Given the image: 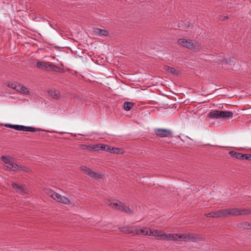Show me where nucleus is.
<instances>
[{"label": "nucleus", "mask_w": 251, "mask_h": 251, "mask_svg": "<svg viewBox=\"0 0 251 251\" xmlns=\"http://www.w3.org/2000/svg\"><path fill=\"white\" fill-rule=\"evenodd\" d=\"M163 240H167L175 242H197L199 239L198 235L190 233H166Z\"/></svg>", "instance_id": "nucleus-1"}, {"label": "nucleus", "mask_w": 251, "mask_h": 251, "mask_svg": "<svg viewBox=\"0 0 251 251\" xmlns=\"http://www.w3.org/2000/svg\"><path fill=\"white\" fill-rule=\"evenodd\" d=\"M1 159L4 162V168L5 170L12 171L27 172L28 169L24 166L19 165L14 162L13 158L9 156H2Z\"/></svg>", "instance_id": "nucleus-2"}, {"label": "nucleus", "mask_w": 251, "mask_h": 251, "mask_svg": "<svg viewBox=\"0 0 251 251\" xmlns=\"http://www.w3.org/2000/svg\"><path fill=\"white\" fill-rule=\"evenodd\" d=\"M177 43L180 46L195 51H200L201 49V45L198 42L185 38L178 40Z\"/></svg>", "instance_id": "nucleus-3"}, {"label": "nucleus", "mask_w": 251, "mask_h": 251, "mask_svg": "<svg viewBox=\"0 0 251 251\" xmlns=\"http://www.w3.org/2000/svg\"><path fill=\"white\" fill-rule=\"evenodd\" d=\"M46 193L57 202H61L65 204H69L71 202L68 198L63 196L51 190L46 189Z\"/></svg>", "instance_id": "nucleus-4"}, {"label": "nucleus", "mask_w": 251, "mask_h": 251, "mask_svg": "<svg viewBox=\"0 0 251 251\" xmlns=\"http://www.w3.org/2000/svg\"><path fill=\"white\" fill-rule=\"evenodd\" d=\"M233 116V113L227 111H218L216 110H211L208 116L210 118L220 119L224 118H230Z\"/></svg>", "instance_id": "nucleus-5"}, {"label": "nucleus", "mask_w": 251, "mask_h": 251, "mask_svg": "<svg viewBox=\"0 0 251 251\" xmlns=\"http://www.w3.org/2000/svg\"><path fill=\"white\" fill-rule=\"evenodd\" d=\"M80 168L85 174L88 175L93 179H98L102 177V175L100 172H94L90 168L84 166H81Z\"/></svg>", "instance_id": "nucleus-6"}, {"label": "nucleus", "mask_w": 251, "mask_h": 251, "mask_svg": "<svg viewBox=\"0 0 251 251\" xmlns=\"http://www.w3.org/2000/svg\"><path fill=\"white\" fill-rule=\"evenodd\" d=\"M5 126L14 129L18 131L35 132L37 130H39L38 129H36L35 127H31V126H22V125H18L7 124L5 125Z\"/></svg>", "instance_id": "nucleus-7"}, {"label": "nucleus", "mask_w": 251, "mask_h": 251, "mask_svg": "<svg viewBox=\"0 0 251 251\" xmlns=\"http://www.w3.org/2000/svg\"><path fill=\"white\" fill-rule=\"evenodd\" d=\"M106 204L110 206L112 208L118 210H125V205L121 201L117 200H108L106 201Z\"/></svg>", "instance_id": "nucleus-8"}, {"label": "nucleus", "mask_w": 251, "mask_h": 251, "mask_svg": "<svg viewBox=\"0 0 251 251\" xmlns=\"http://www.w3.org/2000/svg\"><path fill=\"white\" fill-rule=\"evenodd\" d=\"M222 210L223 216H236L242 215L241 208L226 209Z\"/></svg>", "instance_id": "nucleus-9"}, {"label": "nucleus", "mask_w": 251, "mask_h": 251, "mask_svg": "<svg viewBox=\"0 0 251 251\" xmlns=\"http://www.w3.org/2000/svg\"><path fill=\"white\" fill-rule=\"evenodd\" d=\"M9 86L21 93L25 95L29 94V92L26 87L17 82L12 83L9 85Z\"/></svg>", "instance_id": "nucleus-10"}, {"label": "nucleus", "mask_w": 251, "mask_h": 251, "mask_svg": "<svg viewBox=\"0 0 251 251\" xmlns=\"http://www.w3.org/2000/svg\"><path fill=\"white\" fill-rule=\"evenodd\" d=\"M155 134L161 138L168 137L171 136L172 131L171 130L169 129L165 128H155L154 129Z\"/></svg>", "instance_id": "nucleus-11"}, {"label": "nucleus", "mask_w": 251, "mask_h": 251, "mask_svg": "<svg viewBox=\"0 0 251 251\" xmlns=\"http://www.w3.org/2000/svg\"><path fill=\"white\" fill-rule=\"evenodd\" d=\"M165 232L154 228H150V236H154L157 240H164Z\"/></svg>", "instance_id": "nucleus-12"}, {"label": "nucleus", "mask_w": 251, "mask_h": 251, "mask_svg": "<svg viewBox=\"0 0 251 251\" xmlns=\"http://www.w3.org/2000/svg\"><path fill=\"white\" fill-rule=\"evenodd\" d=\"M12 187L16 190L17 192L21 194L22 195H24L27 193V189L26 188L24 187V185H19L15 183H13L12 184Z\"/></svg>", "instance_id": "nucleus-13"}, {"label": "nucleus", "mask_w": 251, "mask_h": 251, "mask_svg": "<svg viewBox=\"0 0 251 251\" xmlns=\"http://www.w3.org/2000/svg\"><path fill=\"white\" fill-rule=\"evenodd\" d=\"M50 62H45L39 61L37 63V67L41 69H45L47 71H49L50 68Z\"/></svg>", "instance_id": "nucleus-14"}, {"label": "nucleus", "mask_w": 251, "mask_h": 251, "mask_svg": "<svg viewBox=\"0 0 251 251\" xmlns=\"http://www.w3.org/2000/svg\"><path fill=\"white\" fill-rule=\"evenodd\" d=\"M49 94L53 99L58 100L60 97L59 91L55 89H51L48 91Z\"/></svg>", "instance_id": "nucleus-15"}, {"label": "nucleus", "mask_w": 251, "mask_h": 251, "mask_svg": "<svg viewBox=\"0 0 251 251\" xmlns=\"http://www.w3.org/2000/svg\"><path fill=\"white\" fill-rule=\"evenodd\" d=\"M94 32L97 35H100L104 36L108 35V31L99 28H95L93 30Z\"/></svg>", "instance_id": "nucleus-16"}, {"label": "nucleus", "mask_w": 251, "mask_h": 251, "mask_svg": "<svg viewBox=\"0 0 251 251\" xmlns=\"http://www.w3.org/2000/svg\"><path fill=\"white\" fill-rule=\"evenodd\" d=\"M207 217L218 218L223 217L222 210H219L218 211L209 213L206 215Z\"/></svg>", "instance_id": "nucleus-17"}, {"label": "nucleus", "mask_w": 251, "mask_h": 251, "mask_svg": "<svg viewBox=\"0 0 251 251\" xmlns=\"http://www.w3.org/2000/svg\"><path fill=\"white\" fill-rule=\"evenodd\" d=\"M130 233L138 234L139 233V229L135 226L126 227V233Z\"/></svg>", "instance_id": "nucleus-18"}, {"label": "nucleus", "mask_w": 251, "mask_h": 251, "mask_svg": "<svg viewBox=\"0 0 251 251\" xmlns=\"http://www.w3.org/2000/svg\"><path fill=\"white\" fill-rule=\"evenodd\" d=\"M229 154L232 157H235L236 158L240 159H244V154H243L242 153L236 152L234 151H231L229 152Z\"/></svg>", "instance_id": "nucleus-19"}, {"label": "nucleus", "mask_w": 251, "mask_h": 251, "mask_svg": "<svg viewBox=\"0 0 251 251\" xmlns=\"http://www.w3.org/2000/svg\"><path fill=\"white\" fill-rule=\"evenodd\" d=\"M50 68L49 71H54L55 72H59V73H63L64 72L63 69L60 68L59 67H58L54 65L51 64H50Z\"/></svg>", "instance_id": "nucleus-20"}, {"label": "nucleus", "mask_w": 251, "mask_h": 251, "mask_svg": "<svg viewBox=\"0 0 251 251\" xmlns=\"http://www.w3.org/2000/svg\"><path fill=\"white\" fill-rule=\"evenodd\" d=\"M150 228L144 227L139 229V233L138 234H143L144 235H150Z\"/></svg>", "instance_id": "nucleus-21"}, {"label": "nucleus", "mask_w": 251, "mask_h": 251, "mask_svg": "<svg viewBox=\"0 0 251 251\" xmlns=\"http://www.w3.org/2000/svg\"><path fill=\"white\" fill-rule=\"evenodd\" d=\"M164 69L169 73H171L172 74H177V72L173 68L169 66H165Z\"/></svg>", "instance_id": "nucleus-22"}, {"label": "nucleus", "mask_w": 251, "mask_h": 251, "mask_svg": "<svg viewBox=\"0 0 251 251\" xmlns=\"http://www.w3.org/2000/svg\"><path fill=\"white\" fill-rule=\"evenodd\" d=\"M135 103L126 101V111H129L133 108H136Z\"/></svg>", "instance_id": "nucleus-23"}, {"label": "nucleus", "mask_w": 251, "mask_h": 251, "mask_svg": "<svg viewBox=\"0 0 251 251\" xmlns=\"http://www.w3.org/2000/svg\"><path fill=\"white\" fill-rule=\"evenodd\" d=\"M81 149L86 151H92V146L87 145H81L80 146Z\"/></svg>", "instance_id": "nucleus-24"}, {"label": "nucleus", "mask_w": 251, "mask_h": 251, "mask_svg": "<svg viewBox=\"0 0 251 251\" xmlns=\"http://www.w3.org/2000/svg\"><path fill=\"white\" fill-rule=\"evenodd\" d=\"M240 227L243 228L244 229H250L251 228V225L250 223H244L240 224Z\"/></svg>", "instance_id": "nucleus-25"}, {"label": "nucleus", "mask_w": 251, "mask_h": 251, "mask_svg": "<svg viewBox=\"0 0 251 251\" xmlns=\"http://www.w3.org/2000/svg\"><path fill=\"white\" fill-rule=\"evenodd\" d=\"M242 215H248L251 214V209L241 208Z\"/></svg>", "instance_id": "nucleus-26"}, {"label": "nucleus", "mask_w": 251, "mask_h": 251, "mask_svg": "<svg viewBox=\"0 0 251 251\" xmlns=\"http://www.w3.org/2000/svg\"><path fill=\"white\" fill-rule=\"evenodd\" d=\"M115 151H117L116 150V148H113L107 145L106 149V151L110 153H113V152Z\"/></svg>", "instance_id": "nucleus-27"}, {"label": "nucleus", "mask_w": 251, "mask_h": 251, "mask_svg": "<svg viewBox=\"0 0 251 251\" xmlns=\"http://www.w3.org/2000/svg\"><path fill=\"white\" fill-rule=\"evenodd\" d=\"M100 144H97L92 146V151H100Z\"/></svg>", "instance_id": "nucleus-28"}, {"label": "nucleus", "mask_w": 251, "mask_h": 251, "mask_svg": "<svg viewBox=\"0 0 251 251\" xmlns=\"http://www.w3.org/2000/svg\"><path fill=\"white\" fill-rule=\"evenodd\" d=\"M116 150H117V151H115L114 152H113V153H116V154H121V153H124V151L121 150V149H119V148H116Z\"/></svg>", "instance_id": "nucleus-29"}, {"label": "nucleus", "mask_w": 251, "mask_h": 251, "mask_svg": "<svg viewBox=\"0 0 251 251\" xmlns=\"http://www.w3.org/2000/svg\"><path fill=\"white\" fill-rule=\"evenodd\" d=\"M221 61H222L225 64H231L232 63H233V60H231L230 59H229V60H228L227 59H224V60H220Z\"/></svg>", "instance_id": "nucleus-30"}, {"label": "nucleus", "mask_w": 251, "mask_h": 251, "mask_svg": "<svg viewBox=\"0 0 251 251\" xmlns=\"http://www.w3.org/2000/svg\"><path fill=\"white\" fill-rule=\"evenodd\" d=\"M106 147H107V145H103V144H100V151L101 150V151H106Z\"/></svg>", "instance_id": "nucleus-31"}, {"label": "nucleus", "mask_w": 251, "mask_h": 251, "mask_svg": "<svg viewBox=\"0 0 251 251\" xmlns=\"http://www.w3.org/2000/svg\"><path fill=\"white\" fill-rule=\"evenodd\" d=\"M244 159L251 160V154H244Z\"/></svg>", "instance_id": "nucleus-32"}, {"label": "nucleus", "mask_w": 251, "mask_h": 251, "mask_svg": "<svg viewBox=\"0 0 251 251\" xmlns=\"http://www.w3.org/2000/svg\"><path fill=\"white\" fill-rule=\"evenodd\" d=\"M134 210L130 209L129 207L128 208H126V213L128 214H132L133 213Z\"/></svg>", "instance_id": "nucleus-33"}, {"label": "nucleus", "mask_w": 251, "mask_h": 251, "mask_svg": "<svg viewBox=\"0 0 251 251\" xmlns=\"http://www.w3.org/2000/svg\"><path fill=\"white\" fill-rule=\"evenodd\" d=\"M119 229L121 232H125V227H119Z\"/></svg>", "instance_id": "nucleus-34"}, {"label": "nucleus", "mask_w": 251, "mask_h": 251, "mask_svg": "<svg viewBox=\"0 0 251 251\" xmlns=\"http://www.w3.org/2000/svg\"><path fill=\"white\" fill-rule=\"evenodd\" d=\"M123 106L124 107V109H126V101L124 102Z\"/></svg>", "instance_id": "nucleus-35"}, {"label": "nucleus", "mask_w": 251, "mask_h": 251, "mask_svg": "<svg viewBox=\"0 0 251 251\" xmlns=\"http://www.w3.org/2000/svg\"><path fill=\"white\" fill-rule=\"evenodd\" d=\"M227 17H224V19H227Z\"/></svg>", "instance_id": "nucleus-36"}]
</instances>
